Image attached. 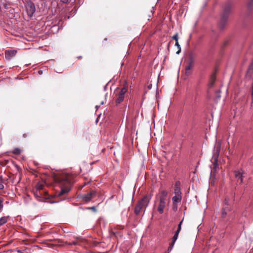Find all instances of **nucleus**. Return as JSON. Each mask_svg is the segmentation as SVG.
Segmentation results:
<instances>
[{
    "mask_svg": "<svg viewBox=\"0 0 253 253\" xmlns=\"http://www.w3.org/2000/svg\"><path fill=\"white\" fill-rule=\"evenodd\" d=\"M96 192L92 191L90 193L84 195L82 196V200L86 203L90 202L93 198L95 197Z\"/></svg>",
    "mask_w": 253,
    "mask_h": 253,
    "instance_id": "423d86ee",
    "label": "nucleus"
},
{
    "mask_svg": "<svg viewBox=\"0 0 253 253\" xmlns=\"http://www.w3.org/2000/svg\"><path fill=\"white\" fill-rule=\"evenodd\" d=\"M153 10H151V12H153L154 10V7H152Z\"/></svg>",
    "mask_w": 253,
    "mask_h": 253,
    "instance_id": "e433bc0d",
    "label": "nucleus"
},
{
    "mask_svg": "<svg viewBox=\"0 0 253 253\" xmlns=\"http://www.w3.org/2000/svg\"><path fill=\"white\" fill-rule=\"evenodd\" d=\"M78 58H82V56H78Z\"/></svg>",
    "mask_w": 253,
    "mask_h": 253,
    "instance_id": "4c0bfd02",
    "label": "nucleus"
},
{
    "mask_svg": "<svg viewBox=\"0 0 253 253\" xmlns=\"http://www.w3.org/2000/svg\"><path fill=\"white\" fill-rule=\"evenodd\" d=\"M34 195L35 197L38 200H40V199L42 197V195L41 194L40 191L39 190H36V191L34 192Z\"/></svg>",
    "mask_w": 253,
    "mask_h": 253,
    "instance_id": "f3484780",
    "label": "nucleus"
},
{
    "mask_svg": "<svg viewBox=\"0 0 253 253\" xmlns=\"http://www.w3.org/2000/svg\"><path fill=\"white\" fill-rule=\"evenodd\" d=\"M27 136L26 134H23V137H26Z\"/></svg>",
    "mask_w": 253,
    "mask_h": 253,
    "instance_id": "c9c22d12",
    "label": "nucleus"
},
{
    "mask_svg": "<svg viewBox=\"0 0 253 253\" xmlns=\"http://www.w3.org/2000/svg\"><path fill=\"white\" fill-rule=\"evenodd\" d=\"M175 45L178 48V50L176 52V53L177 54H179L180 52H181V47H180V44H179L178 41H176L175 42Z\"/></svg>",
    "mask_w": 253,
    "mask_h": 253,
    "instance_id": "412c9836",
    "label": "nucleus"
},
{
    "mask_svg": "<svg viewBox=\"0 0 253 253\" xmlns=\"http://www.w3.org/2000/svg\"><path fill=\"white\" fill-rule=\"evenodd\" d=\"M248 8H251L253 6V0H249L247 4Z\"/></svg>",
    "mask_w": 253,
    "mask_h": 253,
    "instance_id": "b1692460",
    "label": "nucleus"
},
{
    "mask_svg": "<svg viewBox=\"0 0 253 253\" xmlns=\"http://www.w3.org/2000/svg\"><path fill=\"white\" fill-rule=\"evenodd\" d=\"M42 187L43 185L42 184L40 183H37L36 186V190L40 191L41 189H42Z\"/></svg>",
    "mask_w": 253,
    "mask_h": 253,
    "instance_id": "5701e85b",
    "label": "nucleus"
},
{
    "mask_svg": "<svg viewBox=\"0 0 253 253\" xmlns=\"http://www.w3.org/2000/svg\"><path fill=\"white\" fill-rule=\"evenodd\" d=\"M166 206V200H164L163 198H160L159 203L158 206V211L160 214H162L164 212V209Z\"/></svg>",
    "mask_w": 253,
    "mask_h": 253,
    "instance_id": "6e6552de",
    "label": "nucleus"
},
{
    "mask_svg": "<svg viewBox=\"0 0 253 253\" xmlns=\"http://www.w3.org/2000/svg\"><path fill=\"white\" fill-rule=\"evenodd\" d=\"M60 1L64 3H67L69 2V0H60Z\"/></svg>",
    "mask_w": 253,
    "mask_h": 253,
    "instance_id": "c85d7f7f",
    "label": "nucleus"
},
{
    "mask_svg": "<svg viewBox=\"0 0 253 253\" xmlns=\"http://www.w3.org/2000/svg\"><path fill=\"white\" fill-rule=\"evenodd\" d=\"M194 56L192 53H190L189 55L188 64L185 67V73L187 76L190 75V70L194 66Z\"/></svg>",
    "mask_w": 253,
    "mask_h": 253,
    "instance_id": "7ed1b4c3",
    "label": "nucleus"
},
{
    "mask_svg": "<svg viewBox=\"0 0 253 253\" xmlns=\"http://www.w3.org/2000/svg\"><path fill=\"white\" fill-rule=\"evenodd\" d=\"M70 191V189L69 188H62L61 191L58 194L59 196L63 195L65 194L68 193Z\"/></svg>",
    "mask_w": 253,
    "mask_h": 253,
    "instance_id": "dca6fc26",
    "label": "nucleus"
},
{
    "mask_svg": "<svg viewBox=\"0 0 253 253\" xmlns=\"http://www.w3.org/2000/svg\"><path fill=\"white\" fill-rule=\"evenodd\" d=\"M243 173L241 170H235L234 171V175L235 177L237 179L238 182H240V183L243 182Z\"/></svg>",
    "mask_w": 253,
    "mask_h": 253,
    "instance_id": "9b49d317",
    "label": "nucleus"
},
{
    "mask_svg": "<svg viewBox=\"0 0 253 253\" xmlns=\"http://www.w3.org/2000/svg\"><path fill=\"white\" fill-rule=\"evenodd\" d=\"M182 196L181 194H174V196L172 197V200L173 203V208L177 209L176 203H180L181 201Z\"/></svg>",
    "mask_w": 253,
    "mask_h": 253,
    "instance_id": "1a4fd4ad",
    "label": "nucleus"
},
{
    "mask_svg": "<svg viewBox=\"0 0 253 253\" xmlns=\"http://www.w3.org/2000/svg\"><path fill=\"white\" fill-rule=\"evenodd\" d=\"M175 242H174L173 240H172L171 243L169 244V248L168 250V252H170V251H172L173 247L175 244Z\"/></svg>",
    "mask_w": 253,
    "mask_h": 253,
    "instance_id": "4be33fe9",
    "label": "nucleus"
},
{
    "mask_svg": "<svg viewBox=\"0 0 253 253\" xmlns=\"http://www.w3.org/2000/svg\"><path fill=\"white\" fill-rule=\"evenodd\" d=\"M70 244L75 245H76V243L75 242H73L72 243H70Z\"/></svg>",
    "mask_w": 253,
    "mask_h": 253,
    "instance_id": "72a5a7b5",
    "label": "nucleus"
},
{
    "mask_svg": "<svg viewBox=\"0 0 253 253\" xmlns=\"http://www.w3.org/2000/svg\"><path fill=\"white\" fill-rule=\"evenodd\" d=\"M90 209L94 211H96V209L94 207H92L90 208Z\"/></svg>",
    "mask_w": 253,
    "mask_h": 253,
    "instance_id": "473e14b6",
    "label": "nucleus"
},
{
    "mask_svg": "<svg viewBox=\"0 0 253 253\" xmlns=\"http://www.w3.org/2000/svg\"><path fill=\"white\" fill-rule=\"evenodd\" d=\"M172 39L174 40L175 41V42L176 41H178V33H176L174 35H173L172 37Z\"/></svg>",
    "mask_w": 253,
    "mask_h": 253,
    "instance_id": "bb28decb",
    "label": "nucleus"
},
{
    "mask_svg": "<svg viewBox=\"0 0 253 253\" xmlns=\"http://www.w3.org/2000/svg\"><path fill=\"white\" fill-rule=\"evenodd\" d=\"M161 196H160V198H163L164 199V200L166 201V197L168 194V193L165 190H162L161 192Z\"/></svg>",
    "mask_w": 253,
    "mask_h": 253,
    "instance_id": "a211bd4d",
    "label": "nucleus"
},
{
    "mask_svg": "<svg viewBox=\"0 0 253 253\" xmlns=\"http://www.w3.org/2000/svg\"><path fill=\"white\" fill-rule=\"evenodd\" d=\"M0 211V212L1 211Z\"/></svg>",
    "mask_w": 253,
    "mask_h": 253,
    "instance_id": "ea45409f",
    "label": "nucleus"
},
{
    "mask_svg": "<svg viewBox=\"0 0 253 253\" xmlns=\"http://www.w3.org/2000/svg\"><path fill=\"white\" fill-rule=\"evenodd\" d=\"M16 51L13 50H6L5 51V57L8 59L10 60L12 57H14L16 54Z\"/></svg>",
    "mask_w": 253,
    "mask_h": 253,
    "instance_id": "9d476101",
    "label": "nucleus"
},
{
    "mask_svg": "<svg viewBox=\"0 0 253 253\" xmlns=\"http://www.w3.org/2000/svg\"><path fill=\"white\" fill-rule=\"evenodd\" d=\"M151 197L148 195L145 196L138 203L143 207L146 209L149 205Z\"/></svg>",
    "mask_w": 253,
    "mask_h": 253,
    "instance_id": "0eeeda50",
    "label": "nucleus"
},
{
    "mask_svg": "<svg viewBox=\"0 0 253 253\" xmlns=\"http://www.w3.org/2000/svg\"><path fill=\"white\" fill-rule=\"evenodd\" d=\"M221 92V91L220 90H218L217 91L216 93H218L217 95V97L218 98H219L220 97V93Z\"/></svg>",
    "mask_w": 253,
    "mask_h": 253,
    "instance_id": "cd10ccee",
    "label": "nucleus"
},
{
    "mask_svg": "<svg viewBox=\"0 0 253 253\" xmlns=\"http://www.w3.org/2000/svg\"><path fill=\"white\" fill-rule=\"evenodd\" d=\"M219 152H220V147H217L216 148V153L213 156L214 160L216 163L217 162Z\"/></svg>",
    "mask_w": 253,
    "mask_h": 253,
    "instance_id": "2eb2a0df",
    "label": "nucleus"
},
{
    "mask_svg": "<svg viewBox=\"0 0 253 253\" xmlns=\"http://www.w3.org/2000/svg\"><path fill=\"white\" fill-rule=\"evenodd\" d=\"M99 107V106H97V105H96V106H95V108H96V109H98Z\"/></svg>",
    "mask_w": 253,
    "mask_h": 253,
    "instance_id": "f704fd0d",
    "label": "nucleus"
},
{
    "mask_svg": "<svg viewBox=\"0 0 253 253\" xmlns=\"http://www.w3.org/2000/svg\"><path fill=\"white\" fill-rule=\"evenodd\" d=\"M26 8L28 15L31 17L36 11V8L34 3L31 1L28 2L27 5L26 6Z\"/></svg>",
    "mask_w": 253,
    "mask_h": 253,
    "instance_id": "39448f33",
    "label": "nucleus"
},
{
    "mask_svg": "<svg viewBox=\"0 0 253 253\" xmlns=\"http://www.w3.org/2000/svg\"><path fill=\"white\" fill-rule=\"evenodd\" d=\"M4 188V185L2 184H0V189H3Z\"/></svg>",
    "mask_w": 253,
    "mask_h": 253,
    "instance_id": "7c9ffc66",
    "label": "nucleus"
},
{
    "mask_svg": "<svg viewBox=\"0 0 253 253\" xmlns=\"http://www.w3.org/2000/svg\"><path fill=\"white\" fill-rule=\"evenodd\" d=\"M127 90V87L126 84L124 85L123 87L121 88L119 92V95L116 99L117 104H120L123 101L125 98V94Z\"/></svg>",
    "mask_w": 253,
    "mask_h": 253,
    "instance_id": "20e7f679",
    "label": "nucleus"
},
{
    "mask_svg": "<svg viewBox=\"0 0 253 253\" xmlns=\"http://www.w3.org/2000/svg\"><path fill=\"white\" fill-rule=\"evenodd\" d=\"M181 227H178V228H177V230H176V232H178V233H179V232H180V230H181Z\"/></svg>",
    "mask_w": 253,
    "mask_h": 253,
    "instance_id": "c756f323",
    "label": "nucleus"
},
{
    "mask_svg": "<svg viewBox=\"0 0 253 253\" xmlns=\"http://www.w3.org/2000/svg\"><path fill=\"white\" fill-rule=\"evenodd\" d=\"M233 203L229 197H226L222 211V217L225 218L226 216L232 211Z\"/></svg>",
    "mask_w": 253,
    "mask_h": 253,
    "instance_id": "f03ea898",
    "label": "nucleus"
},
{
    "mask_svg": "<svg viewBox=\"0 0 253 253\" xmlns=\"http://www.w3.org/2000/svg\"><path fill=\"white\" fill-rule=\"evenodd\" d=\"M9 218V216H2L0 218V226L4 225L5 223H6L8 219Z\"/></svg>",
    "mask_w": 253,
    "mask_h": 253,
    "instance_id": "4468645a",
    "label": "nucleus"
},
{
    "mask_svg": "<svg viewBox=\"0 0 253 253\" xmlns=\"http://www.w3.org/2000/svg\"><path fill=\"white\" fill-rule=\"evenodd\" d=\"M231 7V4L229 2L227 3L224 6L223 14L218 24V27L220 30H223L227 23Z\"/></svg>",
    "mask_w": 253,
    "mask_h": 253,
    "instance_id": "f257e3e1",
    "label": "nucleus"
},
{
    "mask_svg": "<svg viewBox=\"0 0 253 253\" xmlns=\"http://www.w3.org/2000/svg\"><path fill=\"white\" fill-rule=\"evenodd\" d=\"M180 182L177 181L175 183L174 194H181Z\"/></svg>",
    "mask_w": 253,
    "mask_h": 253,
    "instance_id": "f8f14e48",
    "label": "nucleus"
},
{
    "mask_svg": "<svg viewBox=\"0 0 253 253\" xmlns=\"http://www.w3.org/2000/svg\"><path fill=\"white\" fill-rule=\"evenodd\" d=\"M12 152L14 154L19 155L21 152V150L18 148H15L12 150Z\"/></svg>",
    "mask_w": 253,
    "mask_h": 253,
    "instance_id": "aec40b11",
    "label": "nucleus"
},
{
    "mask_svg": "<svg viewBox=\"0 0 253 253\" xmlns=\"http://www.w3.org/2000/svg\"><path fill=\"white\" fill-rule=\"evenodd\" d=\"M142 208L143 207L139 203H138L134 209L135 214L136 215H138Z\"/></svg>",
    "mask_w": 253,
    "mask_h": 253,
    "instance_id": "ddd939ff",
    "label": "nucleus"
},
{
    "mask_svg": "<svg viewBox=\"0 0 253 253\" xmlns=\"http://www.w3.org/2000/svg\"><path fill=\"white\" fill-rule=\"evenodd\" d=\"M101 104L102 105V104H104V102L102 101V102L101 103Z\"/></svg>",
    "mask_w": 253,
    "mask_h": 253,
    "instance_id": "58836bf2",
    "label": "nucleus"
},
{
    "mask_svg": "<svg viewBox=\"0 0 253 253\" xmlns=\"http://www.w3.org/2000/svg\"><path fill=\"white\" fill-rule=\"evenodd\" d=\"M3 199L2 198H0V211L2 210L3 207Z\"/></svg>",
    "mask_w": 253,
    "mask_h": 253,
    "instance_id": "a878e982",
    "label": "nucleus"
},
{
    "mask_svg": "<svg viewBox=\"0 0 253 253\" xmlns=\"http://www.w3.org/2000/svg\"><path fill=\"white\" fill-rule=\"evenodd\" d=\"M178 235H179V233L175 232V234H174V236H173V237L172 238V240L174 242H176V240L178 238Z\"/></svg>",
    "mask_w": 253,
    "mask_h": 253,
    "instance_id": "393cba45",
    "label": "nucleus"
},
{
    "mask_svg": "<svg viewBox=\"0 0 253 253\" xmlns=\"http://www.w3.org/2000/svg\"><path fill=\"white\" fill-rule=\"evenodd\" d=\"M182 221H183V219L178 224V227H181V225H182Z\"/></svg>",
    "mask_w": 253,
    "mask_h": 253,
    "instance_id": "2f4dec72",
    "label": "nucleus"
},
{
    "mask_svg": "<svg viewBox=\"0 0 253 253\" xmlns=\"http://www.w3.org/2000/svg\"><path fill=\"white\" fill-rule=\"evenodd\" d=\"M215 78L214 76H213L211 78V79L210 82L209 84V87L210 88H211L213 86L214 82H215Z\"/></svg>",
    "mask_w": 253,
    "mask_h": 253,
    "instance_id": "6ab92c4d",
    "label": "nucleus"
}]
</instances>
